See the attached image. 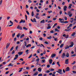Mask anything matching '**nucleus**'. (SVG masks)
Here are the masks:
<instances>
[{"label": "nucleus", "instance_id": "7c9ffc66", "mask_svg": "<svg viewBox=\"0 0 76 76\" xmlns=\"http://www.w3.org/2000/svg\"><path fill=\"white\" fill-rule=\"evenodd\" d=\"M64 45V44H62L60 46V48H62L63 47V46Z\"/></svg>", "mask_w": 76, "mask_h": 76}, {"label": "nucleus", "instance_id": "a19ab883", "mask_svg": "<svg viewBox=\"0 0 76 76\" xmlns=\"http://www.w3.org/2000/svg\"><path fill=\"white\" fill-rule=\"evenodd\" d=\"M20 33H19L18 35H17V38H19V36H20Z\"/></svg>", "mask_w": 76, "mask_h": 76}, {"label": "nucleus", "instance_id": "49530a36", "mask_svg": "<svg viewBox=\"0 0 76 76\" xmlns=\"http://www.w3.org/2000/svg\"><path fill=\"white\" fill-rule=\"evenodd\" d=\"M39 51H40V49H38L37 50V52L38 53H40V52H39Z\"/></svg>", "mask_w": 76, "mask_h": 76}, {"label": "nucleus", "instance_id": "ea45409f", "mask_svg": "<svg viewBox=\"0 0 76 76\" xmlns=\"http://www.w3.org/2000/svg\"><path fill=\"white\" fill-rule=\"evenodd\" d=\"M72 57H75V56H76V54H74L73 55L71 56Z\"/></svg>", "mask_w": 76, "mask_h": 76}, {"label": "nucleus", "instance_id": "9d476101", "mask_svg": "<svg viewBox=\"0 0 76 76\" xmlns=\"http://www.w3.org/2000/svg\"><path fill=\"white\" fill-rule=\"evenodd\" d=\"M69 70H70V68L69 67H67L65 69L66 72H67L68 71H69Z\"/></svg>", "mask_w": 76, "mask_h": 76}, {"label": "nucleus", "instance_id": "6e6552de", "mask_svg": "<svg viewBox=\"0 0 76 76\" xmlns=\"http://www.w3.org/2000/svg\"><path fill=\"white\" fill-rule=\"evenodd\" d=\"M65 63L66 64H69V59H67L65 61Z\"/></svg>", "mask_w": 76, "mask_h": 76}, {"label": "nucleus", "instance_id": "473e14b6", "mask_svg": "<svg viewBox=\"0 0 76 76\" xmlns=\"http://www.w3.org/2000/svg\"><path fill=\"white\" fill-rule=\"evenodd\" d=\"M34 12H31V16H34Z\"/></svg>", "mask_w": 76, "mask_h": 76}, {"label": "nucleus", "instance_id": "c756f323", "mask_svg": "<svg viewBox=\"0 0 76 76\" xmlns=\"http://www.w3.org/2000/svg\"><path fill=\"white\" fill-rule=\"evenodd\" d=\"M52 38V37H51V36H50L49 37H47V39H51Z\"/></svg>", "mask_w": 76, "mask_h": 76}, {"label": "nucleus", "instance_id": "de8ad7c7", "mask_svg": "<svg viewBox=\"0 0 76 76\" xmlns=\"http://www.w3.org/2000/svg\"><path fill=\"white\" fill-rule=\"evenodd\" d=\"M35 17L37 19H39V17L38 16H35Z\"/></svg>", "mask_w": 76, "mask_h": 76}, {"label": "nucleus", "instance_id": "69168bd1", "mask_svg": "<svg viewBox=\"0 0 76 76\" xmlns=\"http://www.w3.org/2000/svg\"><path fill=\"white\" fill-rule=\"evenodd\" d=\"M28 2H29V3H32V1L31 0H28Z\"/></svg>", "mask_w": 76, "mask_h": 76}, {"label": "nucleus", "instance_id": "f3484780", "mask_svg": "<svg viewBox=\"0 0 76 76\" xmlns=\"http://www.w3.org/2000/svg\"><path fill=\"white\" fill-rule=\"evenodd\" d=\"M37 70H38L39 72H41V70H42V69L40 68H38Z\"/></svg>", "mask_w": 76, "mask_h": 76}, {"label": "nucleus", "instance_id": "f03ea898", "mask_svg": "<svg viewBox=\"0 0 76 76\" xmlns=\"http://www.w3.org/2000/svg\"><path fill=\"white\" fill-rule=\"evenodd\" d=\"M58 71L59 72V73L60 75H63V73H62V70L61 69H58Z\"/></svg>", "mask_w": 76, "mask_h": 76}, {"label": "nucleus", "instance_id": "37998d69", "mask_svg": "<svg viewBox=\"0 0 76 76\" xmlns=\"http://www.w3.org/2000/svg\"><path fill=\"white\" fill-rule=\"evenodd\" d=\"M13 48H14V47H12V48H11L10 50V51H12V50H13Z\"/></svg>", "mask_w": 76, "mask_h": 76}, {"label": "nucleus", "instance_id": "cd10ccee", "mask_svg": "<svg viewBox=\"0 0 76 76\" xmlns=\"http://www.w3.org/2000/svg\"><path fill=\"white\" fill-rule=\"evenodd\" d=\"M20 70L18 71V72H21L22 71V69H23V68H20Z\"/></svg>", "mask_w": 76, "mask_h": 76}, {"label": "nucleus", "instance_id": "e2e57ef3", "mask_svg": "<svg viewBox=\"0 0 76 76\" xmlns=\"http://www.w3.org/2000/svg\"><path fill=\"white\" fill-rule=\"evenodd\" d=\"M18 46H17L15 48L16 50H18Z\"/></svg>", "mask_w": 76, "mask_h": 76}, {"label": "nucleus", "instance_id": "72a5a7b5", "mask_svg": "<svg viewBox=\"0 0 76 76\" xmlns=\"http://www.w3.org/2000/svg\"><path fill=\"white\" fill-rule=\"evenodd\" d=\"M32 56V54H31L28 57V58H30Z\"/></svg>", "mask_w": 76, "mask_h": 76}, {"label": "nucleus", "instance_id": "dca6fc26", "mask_svg": "<svg viewBox=\"0 0 76 76\" xmlns=\"http://www.w3.org/2000/svg\"><path fill=\"white\" fill-rule=\"evenodd\" d=\"M72 6V4H69V6L68 7V9H71Z\"/></svg>", "mask_w": 76, "mask_h": 76}, {"label": "nucleus", "instance_id": "603ef678", "mask_svg": "<svg viewBox=\"0 0 76 76\" xmlns=\"http://www.w3.org/2000/svg\"><path fill=\"white\" fill-rule=\"evenodd\" d=\"M76 63V61H74L71 64H75Z\"/></svg>", "mask_w": 76, "mask_h": 76}, {"label": "nucleus", "instance_id": "680f3d73", "mask_svg": "<svg viewBox=\"0 0 76 76\" xmlns=\"http://www.w3.org/2000/svg\"><path fill=\"white\" fill-rule=\"evenodd\" d=\"M52 12H53L51 10H50V11H48V13H52Z\"/></svg>", "mask_w": 76, "mask_h": 76}, {"label": "nucleus", "instance_id": "13d9d810", "mask_svg": "<svg viewBox=\"0 0 76 76\" xmlns=\"http://www.w3.org/2000/svg\"><path fill=\"white\" fill-rule=\"evenodd\" d=\"M15 52V50H13L12 52V54H14Z\"/></svg>", "mask_w": 76, "mask_h": 76}, {"label": "nucleus", "instance_id": "58836bf2", "mask_svg": "<svg viewBox=\"0 0 76 76\" xmlns=\"http://www.w3.org/2000/svg\"><path fill=\"white\" fill-rule=\"evenodd\" d=\"M45 59H43L42 61V63H45Z\"/></svg>", "mask_w": 76, "mask_h": 76}, {"label": "nucleus", "instance_id": "c03bdc74", "mask_svg": "<svg viewBox=\"0 0 76 76\" xmlns=\"http://www.w3.org/2000/svg\"><path fill=\"white\" fill-rule=\"evenodd\" d=\"M33 22H37V21H36V20L35 19V18H34Z\"/></svg>", "mask_w": 76, "mask_h": 76}, {"label": "nucleus", "instance_id": "b1692460", "mask_svg": "<svg viewBox=\"0 0 76 76\" xmlns=\"http://www.w3.org/2000/svg\"><path fill=\"white\" fill-rule=\"evenodd\" d=\"M69 48V46L68 45L66 46L65 47V49H67V48Z\"/></svg>", "mask_w": 76, "mask_h": 76}, {"label": "nucleus", "instance_id": "6e6d98bb", "mask_svg": "<svg viewBox=\"0 0 76 76\" xmlns=\"http://www.w3.org/2000/svg\"><path fill=\"white\" fill-rule=\"evenodd\" d=\"M38 76H42V74H38Z\"/></svg>", "mask_w": 76, "mask_h": 76}, {"label": "nucleus", "instance_id": "a18cd8bd", "mask_svg": "<svg viewBox=\"0 0 76 76\" xmlns=\"http://www.w3.org/2000/svg\"><path fill=\"white\" fill-rule=\"evenodd\" d=\"M72 14L71 13L69 15V17H70V18L72 17Z\"/></svg>", "mask_w": 76, "mask_h": 76}, {"label": "nucleus", "instance_id": "c9c22d12", "mask_svg": "<svg viewBox=\"0 0 76 76\" xmlns=\"http://www.w3.org/2000/svg\"><path fill=\"white\" fill-rule=\"evenodd\" d=\"M36 61H37V62H39V58H38L37 59Z\"/></svg>", "mask_w": 76, "mask_h": 76}, {"label": "nucleus", "instance_id": "7ed1b4c3", "mask_svg": "<svg viewBox=\"0 0 76 76\" xmlns=\"http://www.w3.org/2000/svg\"><path fill=\"white\" fill-rule=\"evenodd\" d=\"M70 44L71 45L69 46V47H73V45H74V43H73V42H71Z\"/></svg>", "mask_w": 76, "mask_h": 76}, {"label": "nucleus", "instance_id": "052dcab7", "mask_svg": "<svg viewBox=\"0 0 76 76\" xmlns=\"http://www.w3.org/2000/svg\"><path fill=\"white\" fill-rule=\"evenodd\" d=\"M62 51H63L62 50H61L59 51V54H61V52H62Z\"/></svg>", "mask_w": 76, "mask_h": 76}, {"label": "nucleus", "instance_id": "2f4dec72", "mask_svg": "<svg viewBox=\"0 0 76 76\" xmlns=\"http://www.w3.org/2000/svg\"><path fill=\"white\" fill-rule=\"evenodd\" d=\"M15 33H14L12 34V37L14 38L15 37Z\"/></svg>", "mask_w": 76, "mask_h": 76}, {"label": "nucleus", "instance_id": "4d7b16f0", "mask_svg": "<svg viewBox=\"0 0 76 76\" xmlns=\"http://www.w3.org/2000/svg\"><path fill=\"white\" fill-rule=\"evenodd\" d=\"M44 43L46 44H48V43L47 42V41L45 42Z\"/></svg>", "mask_w": 76, "mask_h": 76}, {"label": "nucleus", "instance_id": "9b49d317", "mask_svg": "<svg viewBox=\"0 0 76 76\" xmlns=\"http://www.w3.org/2000/svg\"><path fill=\"white\" fill-rule=\"evenodd\" d=\"M9 45H10V43H8L7 44V46H6V49H7V48H9Z\"/></svg>", "mask_w": 76, "mask_h": 76}, {"label": "nucleus", "instance_id": "aec40b11", "mask_svg": "<svg viewBox=\"0 0 76 76\" xmlns=\"http://www.w3.org/2000/svg\"><path fill=\"white\" fill-rule=\"evenodd\" d=\"M19 55H22L23 54V52H19L18 53Z\"/></svg>", "mask_w": 76, "mask_h": 76}, {"label": "nucleus", "instance_id": "6ab92c4d", "mask_svg": "<svg viewBox=\"0 0 76 76\" xmlns=\"http://www.w3.org/2000/svg\"><path fill=\"white\" fill-rule=\"evenodd\" d=\"M38 74V72H36L33 75L34 76H37Z\"/></svg>", "mask_w": 76, "mask_h": 76}, {"label": "nucleus", "instance_id": "ddd939ff", "mask_svg": "<svg viewBox=\"0 0 76 76\" xmlns=\"http://www.w3.org/2000/svg\"><path fill=\"white\" fill-rule=\"evenodd\" d=\"M49 64H51L53 62V60L52 59H49Z\"/></svg>", "mask_w": 76, "mask_h": 76}, {"label": "nucleus", "instance_id": "f257e3e1", "mask_svg": "<svg viewBox=\"0 0 76 76\" xmlns=\"http://www.w3.org/2000/svg\"><path fill=\"white\" fill-rule=\"evenodd\" d=\"M73 26V24H70L69 26H68L67 28V29H65L64 30V31H66L67 32H69V31H70V30H71V28H70V27H72V26Z\"/></svg>", "mask_w": 76, "mask_h": 76}, {"label": "nucleus", "instance_id": "5701e85b", "mask_svg": "<svg viewBox=\"0 0 76 76\" xmlns=\"http://www.w3.org/2000/svg\"><path fill=\"white\" fill-rule=\"evenodd\" d=\"M76 34V33L75 32H74L72 34L71 36L72 37H74V36H75V34Z\"/></svg>", "mask_w": 76, "mask_h": 76}, {"label": "nucleus", "instance_id": "09e8293b", "mask_svg": "<svg viewBox=\"0 0 76 76\" xmlns=\"http://www.w3.org/2000/svg\"><path fill=\"white\" fill-rule=\"evenodd\" d=\"M54 40L55 41H57L58 40V39L56 38H55L54 39Z\"/></svg>", "mask_w": 76, "mask_h": 76}, {"label": "nucleus", "instance_id": "79ce46f5", "mask_svg": "<svg viewBox=\"0 0 76 76\" xmlns=\"http://www.w3.org/2000/svg\"><path fill=\"white\" fill-rule=\"evenodd\" d=\"M26 13L28 15H29V12L28 11H26Z\"/></svg>", "mask_w": 76, "mask_h": 76}, {"label": "nucleus", "instance_id": "bb28decb", "mask_svg": "<svg viewBox=\"0 0 76 76\" xmlns=\"http://www.w3.org/2000/svg\"><path fill=\"white\" fill-rule=\"evenodd\" d=\"M49 70L50 71H51V72L54 71V69L53 68H50V69Z\"/></svg>", "mask_w": 76, "mask_h": 76}, {"label": "nucleus", "instance_id": "e433bc0d", "mask_svg": "<svg viewBox=\"0 0 76 76\" xmlns=\"http://www.w3.org/2000/svg\"><path fill=\"white\" fill-rule=\"evenodd\" d=\"M51 28V26H48L47 28V29H49Z\"/></svg>", "mask_w": 76, "mask_h": 76}, {"label": "nucleus", "instance_id": "4be33fe9", "mask_svg": "<svg viewBox=\"0 0 76 76\" xmlns=\"http://www.w3.org/2000/svg\"><path fill=\"white\" fill-rule=\"evenodd\" d=\"M25 37V35L24 34H23L21 35L20 37V38H22L23 37Z\"/></svg>", "mask_w": 76, "mask_h": 76}, {"label": "nucleus", "instance_id": "f8f14e48", "mask_svg": "<svg viewBox=\"0 0 76 76\" xmlns=\"http://www.w3.org/2000/svg\"><path fill=\"white\" fill-rule=\"evenodd\" d=\"M56 54L53 53L51 56V58H53V57H56Z\"/></svg>", "mask_w": 76, "mask_h": 76}, {"label": "nucleus", "instance_id": "5fc2aeb1", "mask_svg": "<svg viewBox=\"0 0 76 76\" xmlns=\"http://www.w3.org/2000/svg\"><path fill=\"white\" fill-rule=\"evenodd\" d=\"M25 18H26V20H27V18H28V17L27 16V15H25Z\"/></svg>", "mask_w": 76, "mask_h": 76}, {"label": "nucleus", "instance_id": "4c0bfd02", "mask_svg": "<svg viewBox=\"0 0 76 76\" xmlns=\"http://www.w3.org/2000/svg\"><path fill=\"white\" fill-rule=\"evenodd\" d=\"M24 45L26 47L27 46V44L26 43V42H24Z\"/></svg>", "mask_w": 76, "mask_h": 76}, {"label": "nucleus", "instance_id": "4468645a", "mask_svg": "<svg viewBox=\"0 0 76 76\" xmlns=\"http://www.w3.org/2000/svg\"><path fill=\"white\" fill-rule=\"evenodd\" d=\"M31 47V44H29L28 45L26 46V48H28V47Z\"/></svg>", "mask_w": 76, "mask_h": 76}, {"label": "nucleus", "instance_id": "864d4df0", "mask_svg": "<svg viewBox=\"0 0 76 76\" xmlns=\"http://www.w3.org/2000/svg\"><path fill=\"white\" fill-rule=\"evenodd\" d=\"M50 33H51V34H53L54 33V31L53 30H52L50 31Z\"/></svg>", "mask_w": 76, "mask_h": 76}, {"label": "nucleus", "instance_id": "0eeeda50", "mask_svg": "<svg viewBox=\"0 0 76 76\" xmlns=\"http://www.w3.org/2000/svg\"><path fill=\"white\" fill-rule=\"evenodd\" d=\"M22 22L23 23H25V20H23L22 19L19 22V23H22Z\"/></svg>", "mask_w": 76, "mask_h": 76}, {"label": "nucleus", "instance_id": "774afa93", "mask_svg": "<svg viewBox=\"0 0 76 76\" xmlns=\"http://www.w3.org/2000/svg\"><path fill=\"white\" fill-rule=\"evenodd\" d=\"M76 28V26H74V27H73L72 29H75Z\"/></svg>", "mask_w": 76, "mask_h": 76}, {"label": "nucleus", "instance_id": "bf43d9fd", "mask_svg": "<svg viewBox=\"0 0 76 76\" xmlns=\"http://www.w3.org/2000/svg\"><path fill=\"white\" fill-rule=\"evenodd\" d=\"M50 65H47V68H50Z\"/></svg>", "mask_w": 76, "mask_h": 76}, {"label": "nucleus", "instance_id": "3c124183", "mask_svg": "<svg viewBox=\"0 0 76 76\" xmlns=\"http://www.w3.org/2000/svg\"><path fill=\"white\" fill-rule=\"evenodd\" d=\"M10 22L11 24H12V25H13V23L12 22V21H10Z\"/></svg>", "mask_w": 76, "mask_h": 76}, {"label": "nucleus", "instance_id": "0e129e2a", "mask_svg": "<svg viewBox=\"0 0 76 76\" xmlns=\"http://www.w3.org/2000/svg\"><path fill=\"white\" fill-rule=\"evenodd\" d=\"M60 15H61V14H62V11L61 10L60 11Z\"/></svg>", "mask_w": 76, "mask_h": 76}, {"label": "nucleus", "instance_id": "a211bd4d", "mask_svg": "<svg viewBox=\"0 0 76 76\" xmlns=\"http://www.w3.org/2000/svg\"><path fill=\"white\" fill-rule=\"evenodd\" d=\"M29 50H26V54H29Z\"/></svg>", "mask_w": 76, "mask_h": 76}, {"label": "nucleus", "instance_id": "338daca9", "mask_svg": "<svg viewBox=\"0 0 76 76\" xmlns=\"http://www.w3.org/2000/svg\"><path fill=\"white\" fill-rule=\"evenodd\" d=\"M72 72L73 73H75V74H76V71H72Z\"/></svg>", "mask_w": 76, "mask_h": 76}, {"label": "nucleus", "instance_id": "1a4fd4ad", "mask_svg": "<svg viewBox=\"0 0 76 76\" xmlns=\"http://www.w3.org/2000/svg\"><path fill=\"white\" fill-rule=\"evenodd\" d=\"M67 6H66V5L65 6L64 8V11H66V10H67Z\"/></svg>", "mask_w": 76, "mask_h": 76}, {"label": "nucleus", "instance_id": "f704fd0d", "mask_svg": "<svg viewBox=\"0 0 76 76\" xmlns=\"http://www.w3.org/2000/svg\"><path fill=\"white\" fill-rule=\"evenodd\" d=\"M50 71L49 70H48L45 72V73H50Z\"/></svg>", "mask_w": 76, "mask_h": 76}, {"label": "nucleus", "instance_id": "c85d7f7f", "mask_svg": "<svg viewBox=\"0 0 76 76\" xmlns=\"http://www.w3.org/2000/svg\"><path fill=\"white\" fill-rule=\"evenodd\" d=\"M23 28L24 30H26H26H28V28H26V27H23Z\"/></svg>", "mask_w": 76, "mask_h": 76}, {"label": "nucleus", "instance_id": "2eb2a0df", "mask_svg": "<svg viewBox=\"0 0 76 76\" xmlns=\"http://www.w3.org/2000/svg\"><path fill=\"white\" fill-rule=\"evenodd\" d=\"M45 23V20H43L40 21V23Z\"/></svg>", "mask_w": 76, "mask_h": 76}, {"label": "nucleus", "instance_id": "393cba45", "mask_svg": "<svg viewBox=\"0 0 76 76\" xmlns=\"http://www.w3.org/2000/svg\"><path fill=\"white\" fill-rule=\"evenodd\" d=\"M66 57H69V53H67L66 54Z\"/></svg>", "mask_w": 76, "mask_h": 76}, {"label": "nucleus", "instance_id": "a878e982", "mask_svg": "<svg viewBox=\"0 0 76 76\" xmlns=\"http://www.w3.org/2000/svg\"><path fill=\"white\" fill-rule=\"evenodd\" d=\"M58 65V66L59 67H60L61 66L60 65V63H59V62H57L56 63Z\"/></svg>", "mask_w": 76, "mask_h": 76}, {"label": "nucleus", "instance_id": "423d86ee", "mask_svg": "<svg viewBox=\"0 0 76 76\" xmlns=\"http://www.w3.org/2000/svg\"><path fill=\"white\" fill-rule=\"evenodd\" d=\"M15 57L14 58V60H16L18 58V55L17 54L15 55Z\"/></svg>", "mask_w": 76, "mask_h": 76}, {"label": "nucleus", "instance_id": "39448f33", "mask_svg": "<svg viewBox=\"0 0 76 76\" xmlns=\"http://www.w3.org/2000/svg\"><path fill=\"white\" fill-rule=\"evenodd\" d=\"M65 56L66 54H65V53H64L61 56V57L62 58H64V57H65Z\"/></svg>", "mask_w": 76, "mask_h": 76}, {"label": "nucleus", "instance_id": "8fccbe9b", "mask_svg": "<svg viewBox=\"0 0 76 76\" xmlns=\"http://www.w3.org/2000/svg\"><path fill=\"white\" fill-rule=\"evenodd\" d=\"M76 68V66H74L73 68V69H75Z\"/></svg>", "mask_w": 76, "mask_h": 76}, {"label": "nucleus", "instance_id": "20e7f679", "mask_svg": "<svg viewBox=\"0 0 76 76\" xmlns=\"http://www.w3.org/2000/svg\"><path fill=\"white\" fill-rule=\"evenodd\" d=\"M17 28L18 29H20V30H22V26H20L19 25H18L17 26Z\"/></svg>", "mask_w": 76, "mask_h": 76}, {"label": "nucleus", "instance_id": "412c9836", "mask_svg": "<svg viewBox=\"0 0 76 76\" xmlns=\"http://www.w3.org/2000/svg\"><path fill=\"white\" fill-rule=\"evenodd\" d=\"M61 23H69V22L67 21H61Z\"/></svg>", "mask_w": 76, "mask_h": 76}]
</instances>
